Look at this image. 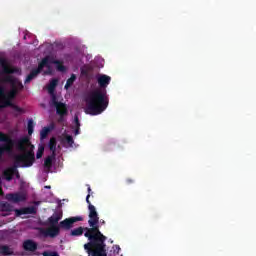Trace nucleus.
I'll return each mask as SVG.
<instances>
[{
  "label": "nucleus",
  "mask_w": 256,
  "mask_h": 256,
  "mask_svg": "<svg viewBox=\"0 0 256 256\" xmlns=\"http://www.w3.org/2000/svg\"><path fill=\"white\" fill-rule=\"evenodd\" d=\"M97 81L100 88L90 91L85 98L87 115H101L109 107V95L105 88L111 83V77L101 75Z\"/></svg>",
  "instance_id": "nucleus-1"
},
{
  "label": "nucleus",
  "mask_w": 256,
  "mask_h": 256,
  "mask_svg": "<svg viewBox=\"0 0 256 256\" xmlns=\"http://www.w3.org/2000/svg\"><path fill=\"white\" fill-rule=\"evenodd\" d=\"M62 218L63 215L59 213H54L52 216H50L48 218L50 227L48 229L40 228V235H42V237H51V239H55V237L61 233V229H64V231H69L73 229V225H75V223L83 221V216H74L61 221ZM59 221L61 222L59 223Z\"/></svg>",
  "instance_id": "nucleus-2"
},
{
  "label": "nucleus",
  "mask_w": 256,
  "mask_h": 256,
  "mask_svg": "<svg viewBox=\"0 0 256 256\" xmlns=\"http://www.w3.org/2000/svg\"><path fill=\"white\" fill-rule=\"evenodd\" d=\"M16 147L23 154L16 155L14 163L18 167H33V163H35V146L31 144L29 138L27 136L20 138L16 143Z\"/></svg>",
  "instance_id": "nucleus-3"
},
{
  "label": "nucleus",
  "mask_w": 256,
  "mask_h": 256,
  "mask_svg": "<svg viewBox=\"0 0 256 256\" xmlns=\"http://www.w3.org/2000/svg\"><path fill=\"white\" fill-rule=\"evenodd\" d=\"M89 197L90 195L86 196V203L88 204V224L90 228H85L86 232L84 233V237H86L88 241H93L95 239L105 237V235H103L101 230H99V213H97V208L91 204Z\"/></svg>",
  "instance_id": "nucleus-4"
},
{
  "label": "nucleus",
  "mask_w": 256,
  "mask_h": 256,
  "mask_svg": "<svg viewBox=\"0 0 256 256\" xmlns=\"http://www.w3.org/2000/svg\"><path fill=\"white\" fill-rule=\"evenodd\" d=\"M107 236H102L94 240H89L84 244V250L88 253V256H107Z\"/></svg>",
  "instance_id": "nucleus-5"
},
{
  "label": "nucleus",
  "mask_w": 256,
  "mask_h": 256,
  "mask_svg": "<svg viewBox=\"0 0 256 256\" xmlns=\"http://www.w3.org/2000/svg\"><path fill=\"white\" fill-rule=\"evenodd\" d=\"M0 141L2 143H6L0 146V159H1L4 153H10V151L13 149V145H15V141H13L11 137H9L7 134L3 132L0 133Z\"/></svg>",
  "instance_id": "nucleus-6"
},
{
  "label": "nucleus",
  "mask_w": 256,
  "mask_h": 256,
  "mask_svg": "<svg viewBox=\"0 0 256 256\" xmlns=\"http://www.w3.org/2000/svg\"><path fill=\"white\" fill-rule=\"evenodd\" d=\"M42 61H45L44 67H47L49 71H51V65H56L57 71H60L61 73H65V71H67V68L63 65V61L56 60L53 56L48 55L44 57Z\"/></svg>",
  "instance_id": "nucleus-7"
},
{
  "label": "nucleus",
  "mask_w": 256,
  "mask_h": 256,
  "mask_svg": "<svg viewBox=\"0 0 256 256\" xmlns=\"http://www.w3.org/2000/svg\"><path fill=\"white\" fill-rule=\"evenodd\" d=\"M14 96L8 91L5 92V88L0 86V107L5 109L9 107L7 103H13Z\"/></svg>",
  "instance_id": "nucleus-8"
},
{
  "label": "nucleus",
  "mask_w": 256,
  "mask_h": 256,
  "mask_svg": "<svg viewBox=\"0 0 256 256\" xmlns=\"http://www.w3.org/2000/svg\"><path fill=\"white\" fill-rule=\"evenodd\" d=\"M45 67V60H41L40 63L38 64V68L31 70L29 75L25 79V83H31L39 73L43 71V68Z\"/></svg>",
  "instance_id": "nucleus-9"
},
{
  "label": "nucleus",
  "mask_w": 256,
  "mask_h": 256,
  "mask_svg": "<svg viewBox=\"0 0 256 256\" xmlns=\"http://www.w3.org/2000/svg\"><path fill=\"white\" fill-rule=\"evenodd\" d=\"M6 199L12 203H23V201H27V195L20 192L10 193L6 195Z\"/></svg>",
  "instance_id": "nucleus-10"
},
{
  "label": "nucleus",
  "mask_w": 256,
  "mask_h": 256,
  "mask_svg": "<svg viewBox=\"0 0 256 256\" xmlns=\"http://www.w3.org/2000/svg\"><path fill=\"white\" fill-rule=\"evenodd\" d=\"M16 167H19V165H17L14 162V165L12 167L5 169L3 171L4 179H6L7 181H13V176L15 175Z\"/></svg>",
  "instance_id": "nucleus-11"
},
{
  "label": "nucleus",
  "mask_w": 256,
  "mask_h": 256,
  "mask_svg": "<svg viewBox=\"0 0 256 256\" xmlns=\"http://www.w3.org/2000/svg\"><path fill=\"white\" fill-rule=\"evenodd\" d=\"M0 211L3 213L2 217H7L11 215L12 211H14L13 206L7 202H2Z\"/></svg>",
  "instance_id": "nucleus-12"
},
{
  "label": "nucleus",
  "mask_w": 256,
  "mask_h": 256,
  "mask_svg": "<svg viewBox=\"0 0 256 256\" xmlns=\"http://www.w3.org/2000/svg\"><path fill=\"white\" fill-rule=\"evenodd\" d=\"M17 217H20V215H33L35 213L34 207H26L21 209H15L14 210Z\"/></svg>",
  "instance_id": "nucleus-13"
},
{
  "label": "nucleus",
  "mask_w": 256,
  "mask_h": 256,
  "mask_svg": "<svg viewBox=\"0 0 256 256\" xmlns=\"http://www.w3.org/2000/svg\"><path fill=\"white\" fill-rule=\"evenodd\" d=\"M24 251H37V243L33 240H26L23 242Z\"/></svg>",
  "instance_id": "nucleus-14"
},
{
  "label": "nucleus",
  "mask_w": 256,
  "mask_h": 256,
  "mask_svg": "<svg viewBox=\"0 0 256 256\" xmlns=\"http://www.w3.org/2000/svg\"><path fill=\"white\" fill-rule=\"evenodd\" d=\"M52 104L56 107V113H63L61 112V109L67 107L64 103L57 101V96H55V94L52 95Z\"/></svg>",
  "instance_id": "nucleus-15"
},
{
  "label": "nucleus",
  "mask_w": 256,
  "mask_h": 256,
  "mask_svg": "<svg viewBox=\"0 0 256 256\" xmlns=\"http://www.w3.org/2000/svg\"><path fill=\"white\" fill-rule=\"evenodd\" d=\"M86 229H89V227H81L80 226L78 228L71 230L70 235H71V237H81V235H83L84 231H85V233H87Z\"/></svg>",
  "instance_id": "nucleus-16"
},
{
  "label": "nucleus",
  "mask_w": 256,
  "mask_h": 256,
  "mask_svg": "<svg viewBox=\"0 0 256 256\" xmlns=\"http://www.w3.org/2000/svg\"><path fill=\"white\" fill-rule=\"evenodd\" d=\"M22 89L23 83L18 82L17 86H15V84L12 85V89L9 92L14 96L15 99V97H17V93H19V91H21Z\"/></svg>",
  "instance_id": "nucleus-17"
},
{
  "label": "nucleus",
  "mask_w": 256,
  "mask_h": 256,
  "mask_svg": "<svg viewBox=\"0 0 256 256\" xmlns=\"http://www.w3.org/2000/svg\"><path fill=\"white\" fill-rule=\"evenodd\" d=\"M48 147L52 151V154L55 155L57 151V139L55 137L50 138Z\"/></svg>",
  "instance_id": "nucleus-18"
},
{
  "label": "nucleus",
  "mask_w": 256,
  "mask_h": 256,
  "mask_svg": "<svg viewBox=\"0 0 256 256\" xmlns=\"http://www.w3.org/2000/svg\"><path fill=\"white\" fill-rule=\"evenodd\" d=\"M53 159H55V154H52V156H48L45 160H44V169H51V167H53Z\"/></svg>",
  "instance_id": "nucleus-19"
},
{
  "label": "nucleus",
  "mask_w": 256,
  "mask_h": 256,
  "mask_svg": "<svg viewBox=\"0 0 256 256\" xmlns=\"http://www.w3.org/2000/svg\"><path fill=\"white\" fill-rule=\"evenodd\" d=\"M0 255L9 256V255H13V252L11 251V248H9V246L3 245V246H0Z\"/></svg>",
  "instance_id": "nucleus-20"
},
{
  "label": "nucleus",
  "mask_w": 256,
  "mask_h": 256,
  "mask_svg": "<svg viewBox=\"0 0 256 256\" xmlns=\"http://www.w3.org/2000/svg\"><path fill=\"white\" fill-rule=\"evenodd\" d=\"M2 71L6 75H12V73H15V69L11 68L7 63L2 62Z\"/></svg>",
  "instance_id": "nucleus-21"
},
{
  "label": "nucleus",
  "mask_w": 256,
  "mask_h": 256,
  "mask_svg": "<svg viewBox=\"0 0 256 256\" xmlns=\"http://www.w3.org/2000/svg\"><path fill=\"white\" fill-rule=\"evenodd\" d=\"M75 81H77V75L71 74V77L66 81L64 89L67 91L73 85V83H75Z\"/></svg>",
  "instance_id": "nucleus-22"
},
{
  "label": "nucleus",
  "mask_w": 256,
  "mask_h": 256,
  "mask_svg": "<svg viewBox=\"0 0 256 256\" xmlns=\"http://www.w3.org/2000/svg\"><path fill=\"white\" fill-rule=\"evenodd\" d=\"M59 83V80L52 79L48 85V92L53 93L55 91V87H57V84Z\"/></svg>",
  "instance_id": "nucleus-23"
},
{
  "label": "nucleus",
  "mask_w": 256,
  "mask_h": 256,
  "mask_svg": "<svg viewBox=\"0 0 256 256\" xmlns=\"http://www.w3.org/2000/svg\"><path fill=\"white\" fill-rule=\"evenodd\" d=\"M59 115L58 123H65V115H67V107L61 108V113H57Z\"/></svg>",
  "instance_id": "nucleus-24"
},
{
  "label": "nucleus",
  "mask_w": 256,
  "mask_h": 256,
  "mask_svg": "<svg viewBox=\"0 0 256 256\" xmlns=\"http://www.w3.org/2000/svg\"><path fill=\"white\" fill-rule=\"evenodd\" d=\"M64 143H67L69 147H73V143H75V140H73V136L71 135H65L64 136Z\"/></svg>",
  "instance_id": "nucleus-25"
},
{
  "label": "nucleus",
  "mask_w": 256,
  "mask_h": 256,
  "mask_svg": "<svg viewBox=\"0 0 256 256\" xmlns=\"http://www.w3.org/2000/svg\"><path fill=\"white\" fill-rule=\"evenodd\" d=\"M50 129L47 127H44L40 132V139H47V136L49 135Z\"/></svg>",
  "instance_id": "nucleus-26"
},
{
  "label": "nucleus",
  "mask_w": 256,
  "mask_h": 256,
  "mask_svg": "<svg viewBox=\"0 0 256 256\" xmlns=\"http://www.w3.org/2000/svg\"><path fill=\"white\" fill-rule=\"evenodd\" d=\"M6 105H9L8 107H11L12 109H14V111H17V113H21V111H23L21 107L13 104V102H7Z\"/></svg>",
  "instance_id": "nucleus-27"
},
{
  "label": "nucleus",
  "mask_w": 256,
  "mask_h": 256,
  "mask_svg": "<svg viewBox=\"0 0 256 256\" xmlns=\"http://www.w3.org/2000/svg\"><path fill=\"white\" fill-rule=\"evenodd\" d=\"M44 152H45V148L43 146H40L36 153V159H41V157H43Z\"/></svg>",
  "instance_id": "nucleus-28"
},
{
  "label": "nucleus",
  "mask_w": 256,
  "mask_h": 256,
  "mask_svg": "<svg viewBox=\"0 0 256 256\" xmlns=\"http://www.w3.org/2000/svg\"><path fill=\"white\" fill-rule=\"evenodd\" d=\"M33 127H34L33 119H30L28 121V135H33Z\"/></svg>",
  "instance_id": "nucleus-29"
},
{
  "label": "nucleus",
  "mask_w": 256,
  "mask_h": 256,
  "mask_svg": "<svg viewBox=\"0 0 256 256\" xmlns=\"http://www.w3.org/2000/svg\"><path fill=\"white\" fill-rule=\"evenodd\" d=\"M4 83H11V85H15V80L13 79V76L8 75L4 78Z\"/></svg>",
  "instance_id": "nucleus-30"
},
{
  "label": "nucleus",
  "mask_w": 256,
  "mask_h": 256,
  "mask_svg": "<svg viewBox=\"0 0 256 256\" xmlns=\"http://www.w3.org/2000/svg\"><path fill=\"white\" fill-rule=\"evenodd\" d=\"M43 256H59V253L58 252H55V251H44L42 253Z\"/></svg>",
  "instance_id": "nucleus-31"
},
{
  "label": "nucleus",
  "mask_w": 256,
  "mask_h": 256,
  "mask_svg": "<svg viewBox=\"0 0 256 256\" xmlns=\"http://www.w3.org/2000/svg\"><path fill=\"white\" fill-rule=\"evenodd\" d=\"M74 122H75L76 128H81V123L79 122V117L78 116H75Z\"/></svg>",
  "instance_id": "nucleus-32"
},
{
  "label": "nucleus",
  "mask_w": 256,
  "mask_h": 256,
  "mask_svg": "<svg viewBox=\"0 0 256 256\" xmlns=\"http://www.w3.org/2000/svg\"><path fill=\"white\" fill-rule=\"evenodd\" d=\"M18 167H16V171H14V175L16 179H21V174H19V170H17Z\"/></svg>",
  "instance_id": "nucleus-33"
},
{
  "label": "nucleus",
  "mask_w": 256,
  "mask_h": 256,
  "mask_svg": "<svg viewBox=\"0 0 256 256\" xmlns=\"http://www.w3.org/2000/svg\"><path fill=\"white\" fill-rule=\"evenodd\" d=\"M46 129H50V132L53 131L55 129V123H51L50 127H46Z\"/></svg>",
  "instance_id": "nucleus-34"
},
{
  "label": "nucleus",
  "mask_w": 256,
  "mask_h": 256,
  "mask_svg": "<svg viewBox=\"0 0 256 256\" xmlns=\"http://www.w3.org/2000/svg\"><path fill=\"white\" fill-rule=\"evenodd\" d=\"M126 183H127L128 185H131V183H135V180H133V179H131V178H128V179H126Z\"/></svg>",
  "instance_id": "nucleus-35"
},
{
  "label": "nucleus",
  "mask_w": 256,
  "mask_h": 256,
  "mask_svg": "<svg viewBox=\"0 0 256 256\" xmlns=\"http://www.w3.org/2000/svg\"><path fill=\"white\" fill-rule=\"evenodd\" d=\"M79 129H81V128H76V129H75L74 135H79V133H80V132H79Z\"/></svg>",
  "instance_id": "nucleus-36"
},
{
  "label": "nucleus",
  "mask_w": 256,
  "mask_h": 256,
  "mask_svg": "<svg viewBox=\"0 0 256 256\" xmlns=\"http://www.w3.org/2000/svg\"><path fill=\"white\" fill-rule=\"evenodd\" d=\"M92 193H93V192L91 191V186H88V195L91 196Z\"/></svg>",
  "instance_id": "nucleus-37"
},
{
  "label": "nucleus",
  "mask_w": 256,
  "mask_h": 256,
  "mask_svg": "<svg viewBox=\"0 0 256 256\" xmlns=\"http://www.w3.org/2000/svg\"><path fill=\"white\" fill-rule=\"evenodd\" d=\"M81 74H82V75H87L88 72H87V70H81Z\"/></svg>",
  "instance_id": "nucleus-38"
},
{
  "label": "nucleus",
  "mask_w": 256,
  "mask_h": 256,
  "mask_svg": "<svg viewBox=\"0 0 256 256\" xmlns=\"http://www.w3.org/2000/svg\"><path fill=\"white\" fill-rule=\"evenodd\" d=\"M121 250V248L119 247V246H115V250L114 251H120Z\"/></svg>",
  "instance_id": "nucleus-39"
},
{
  "label": "nucleus",
  "mask_w": 256,
  "mask_h": 256,
  "mask_svg": "<svg viewBox=\"0 0 256 256\" xmlns=\"http://www.w3.org/2000/svg\"><path fill=\"white\" fill-rule=\"evenodd\" d=\"M0 195H3V189L0 188Z\"/></svg>",
  "instance_id": "nucleus-40"
},
{
  "label": "nucleus",
  "mask_w": 256,
  "mask_h": 256,
  "mask_svg": "<svg viewBox=\"0 0 256 256\" xmlns=\"http://www.w3.org/2000/svg\"><path fill=\"white\" fill-rule=\"evenodd\" d=\"M46 189H51V186H45Z\"/></svg>",
  "instance_id": "nucleus-41"
},
{
  "label": "nucleus",
  "mask_w": 256,
  "mask_h": 256,
  "mask_svg": "<svg viewBox=\"0 0 256 256\" xmlns=\"http://www.w3.org/2000/svg\"><path fill=\"white\" fill-rule=\"evenodd\" d=\"M0 185H1V178H0Z\"/></svg>",
  "instance_id": "nucleus-42"
}]
</instances>
